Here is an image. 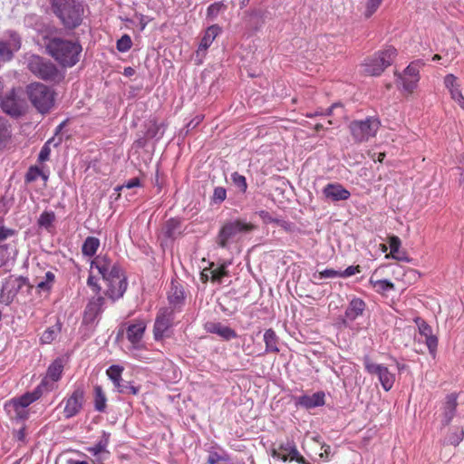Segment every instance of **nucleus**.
I'll list each match as a JSON object with an SVG mask.
<instances>
[{"mask_svg": "<svg viewBox=\"0 0 464 464\" xmlns=\"http://www.w3.org/2000/svg\"><path fill=\"white\" fill-rule=\"evenodd\" d=\"M46 49L63 66L72 67L78 63L82 46L73 41L53 37L46 44Z\"/></svg>", "mask_w": 464, "mask_h": 464, "instance_id": "f257e3e1", "label": "nucleus"}, {"mask_svg": "<svg viewBox=\"0 0 464 464\" xmlns=\"http://www.w3.org/2000/svg\"><path fill=\"white\" fill-rule=\"evenodd\" d=\"M91 269H96L103 279L110 282L112 290H126L128 283L122 269L102 256H96L91 263Z\"/></svg>", "mask_w": 464, "mask_h": 464, "instance_id": "f03ea898", "label": "nucleus"}, {"mask_svg": "<svg viewBox=\"0 0 464 464\" xmlns=\"http://www.w3.org/2000/svg\"><path fill=\"white\" fill-rule=\"evenodd\" d=\"M53 8L63 24L68 28L78 26L83 14V7L75 0H52Z\"/></svg>", "mask_w": 464, "mask_h": 464, "instance_id": "7ed1b4c3", "label": "nucleus"}, {"mask_svg": "<svg viewBox=\"0 0 464 464\" xmlns=\"http://www.w3.org/2000/svg\"><path fill=\"white\" fill-rule=\"evenodd\" d=\"M26 94L33 106L41 113L48 112L54 104L53 91L41 82L26 86Z\"/></svg>", "mask_w": 464, "mask_h": 464, "instance_id": "20e7f679", "label": "nucleus"}, {"mask_svg": "<svg viewBox=\"0 0 464 464\" xmlns=\"http://www.w3.org/2000/svg\"><path fill=\"white\" fill-rule=\"evenodd\" d=\"M397 55V51L393 47H387L380 51L372 57L365 59L362 64V72L370 76L380 75L385 68L390 66Z\"/></svg>", "mask_w": 464, "mask_h": 464, "instance_id": "39448f33", "label": "nucleus"}, {"mask_svg": "<svg viewBox=\"0 0 464 464\" xmlns=\"http://www.w3.org/2000/svg\"><path fill=\"white\" fill-rule=\"evenodd\" d=\"M380 125L381 122L377 118L368 117L361 121H353L349 129L356 142H364L376 135Z\"/></svg>", "mask_w": 464, "mask_h": 464, "instance_id": "423d86ee", "label": "nucleus"}, {"mask_svg": "<svg viewBox=\"0 0 464 464\" xmlns=\"http://www.w3.org/2000/svg\"><path fill=\"white\" fill-rule=\"evenodd\" d=\"M425 65L422 60H416L411 62L401 73L398 74V79L402 87V90L411 94L418 87L420 82V70Z\"/></svg>", "mask_w": 464, "mask_h": 464, "instance_id": "0eeeda50", "label": "nucleus"}, {"mask_svg": "<svg viewBox=\"0 0 464 464\" xmlns=\"http://www.w3.org/2000/svg\"><path fill=\"white\" fill-rule=\"evenodd\" d=\"M254 226L250 223L235 220L225 224L219 231L218 237V244L222 247H227V245L235 240L241 233L251 231Z\"/></svg>", "mask_w": 464, "mask_h": 464, "instance_id": "6e6552de", "label": "nucleus"}, {"mask_svg": "<svg viewBox=\"0 0 464 464\" xmlns=\"http://www.w3.org/2000/svg\"><path fill=\"white\" fill-rule=\"evenodd\" d=\"M27 67L32 73L45 81H53L58 75L55 65L38 55H31L28 58Z\"/></svg>", "mask_w": 464, "mask_h": 464, "instance_id": "1a4fd4ad", "label": "nucleus"}, {"mask_svg": "<svg viewBox=\"0 0 464 464\" xmlns=\"http://www.w3.org/2000/svg\"><path fill=\"white\" fill-rule=\"evenodd\" d=\"M3 111L13 116L18 117L24 114L27 109L26 101L23 98V92L20 91H12L1 102Z\"/></svg>", "mask_w": 464, "mask_h": 464, "instance_id": "9d476101", "label": "nucleus"}, {"mask_svg": "<svg viewBox=\"0 0 464 464\" xmlns=\"http://www.w3.org/2000/svg\"><path fill=\"white\" fill-rule=\"evenodd\" d=\"M174 318L173 309L161 307L159 310L153 326L156 341H160L168 335V331L173 326Z\"/></svg>", "mask_w": 464, "mask_h": 464, "instance_id": "9b49d317", "label": "nucleus"}, {"mask_svg": "<svg viewBox=\"0 0 464 464\" xmlns=\"http://www.w3.org/2000/svg\"><path fill=\"white\" fill-rule=\"evenodd\" d=\"M85 401V391L82 385L77 386L72 394L63 400L65 405L63 416L65 419H71L78 415L83 408Z\"/></svg>", "mask_w": 464, "mask_h": 464, "instance_id": "f8f14e48", "label": "nucleus"}, {"mask_svg": "<svg viewBox=\"0 0 464 464\" xmlns=\"http://www.w3.org/2000/svg\"><path fill=\"white\" fill-rule=\"evenodd\" d=\"M105 304V298L101 295H95L88 302L82 317V324L91 325L94 328L101 317Z\"/></svg>", "mask_w": 464, "mask_h": 464, "instance_id": "ddd939ff", "label": "nucleus"}, {"mask_svg": "<svg viewBox=\"0 0 464 464\" xmlns=\"http://www.w3.org/2000/svg\"><path fill=\"white\" fill-rule=\"evenodd\" d=\"M365 370L370 374H376L384 391H390L395 382V376L389 369L382 364H376L370 361L369 357L364 358Z\"/></svg>", "mask_w": 464, "mask_h": 464, "instance_id": "4468645a", "label": "nucleus"}, {"mask_svg": "<svg viewBox=\"0 0 464 464\" xmlns=\"http://www.w3.org/2000/svg\"><path fill=\"white\" fill-rule=\"evenodd\" d=\"M21 47L20 37L9 32L0 37V61L6 62L12 59L14 53Z\"/></svg>", "mask_w": 464, "mask_h": 464, "instance_id": "2eb2a0df", "label": "nucleus"}, {"mask_svg": "<svg viewBox=\"0 0 464 464\" xmlns=\"http://www.w3.org/2000/svg\"><path fill=\"white\" fill-rule=\"evenodd\" d=\"M414 323L418 327L419 334L425 338V344L428 347L432 358L436 357L438 348V338L432 333L431 326L421 317L414 318Z\"/></svg>", "mask_w": 464, "mask_h": 464, "instance_id": "dca6fc26", "label": "nucleus"}, {"mask_svg": "<svg viewBox=\"0 0 464 464\" xmlns=\"http://www.w3.org/2000/svg\"><path fill=\"white\" fill-rule=\"evenodd\" d=\"M366 304L360 298H353L347 306L342 324L344 327L353 328V322L361 315H362L365 310Z\"/></svg>", "mask_w": 464, "mask_h": 464, "instance_id": "f3484780", "label": "nucleus"}, {"mask_svg": "<svg viewBox=\"0 0 464 464\" xmlns=\"http://www.w3.org/2000/svg\"><path fill=\"white\" fill-rule=\"evenodd\" d=\"M444 85L446 89L449 91L451 99L462 109L464 110V96L461 92L460 82L458 78L452 74L449 73L444 77Z\"/></svg>", "mask_w": 464, "mask_h": 464, "instance_id": "a211bd4d", "label": "nucleus"}, {"mask_svg": "<svg viewBox=\"0 0 464 464\" xmlns=\"http://www.w3.org/2000/svg\"><path fill=\"white\" fill-rule=\"evenodd\" d=\"M296 407L311 410L324 405L325 393L323 391L314 392L312 395H301L295 399Z\"/></svg>", "mask_w": 464, "mask_h": 464, "instance_id": "6ab92c4d", "label": "nucleus"}, {"mask_svg": "<svg viewBox=\"0 0 464 464\" xmlns=\"http://www.w3.org/2000/svg\"><path fill=\"white\" fill-rule=\"evenodd\" d=\"M201 278L205 281L211 280L213 283L224 284L228 279L226 265L214 266L205 268L201 273Z\"/></svg>", "mask_w": 464, "mask_h": 464, "instance_id": "aec40b11", "label": "nucleus"}, {"mask_svg": "<svg viewBox=\"0 0 464 464\" xmlns=\"http://www.w3.org/2000/svg\"><path fill=\"white\" fill-rule=\"evenodd\" d=\"M401 239L392 236L389 238L390 253L386 254L385 258H392L397 261L411 263V258L407 255L406 251L401 248Z\"/></svg>", "mask_w": 464, "mask_h": 464, "instance_id": "412c9836", "label": "nucleus"}, {"mask_svg": "<svg viewBox=\"0 0 464 464\" xmlns=\"http://www.w3.org/2000/svg\"><path fill=\"white\" fill-rule=\"evenodd\" d=\"M4 409L11 420L25 421L29 418V411L11 400L5 401Z\"/></svg>", "mask_w": 464, "mask_h": 464, "instance_id": "4be33fe9", "label": "nucleus"}, {"mask_svg": "<svg viewBox=\"0 0 464 464\" xmlns=\"http://www.w3.org/2000/svg\"><path fill=\"white\" fill-rule=\"evenodd\" d=\"M323 193L326 198L332 201L346 200L351 196V193L338 183L326 185L324 188Z\"/></svg>", "mask_w": 464, "mask_h": 464, "instance_id": "5701e85b", "label": "nucleus"}, {"mask_svg": "<svg viewBox=\"0 0 464 464\" xmlns=\"http://www.w3.org/2000/svg\"><path fill=\"white\" fill-rule=\"evenodd\" d=\"M445 400L441 422L443 426H448L456 415L458 395L454 392L450 393L446 396Z\"/></svg>", "mask_w": 464, "mask_h": 464, "instance_id": "b1692460", "label": "nucleus"}, {"mask_svg": "<svg viewBox=\"0 0 464 464\" xmlns=\"http://www.w3.org/2000/svg\"><path fill=\"white\" fill-rule=\"evenodd\" d=\"M218 25L213 24L207 28L197 50V57L203 56L216 37L220 34Z\"/></svg>", "mask_w": 464, "mask_h": 464, "instance_id": "393cba45", "label": "nucleus"}, {"mask_svg": "<svg viewBox=\"0 0 464 464\" xmlns=\"http://www.w3.org/2000/svg\"><path fill=\"white\" fill-rule=\"evenodd\" d=\"M205 329L208 333L216 334L227 341L234 339L237 336L235 330L228 326L223 325L221 323L208 322L205 324Z\"/></svg>", "mask_w": 464, "mask_h": 464, "instance_id": "a878e982", "label": "nucleus"}, {"mask_svg": "<svg viewBox=\"0 0 464 464\" xmlns=\"http://www.w3.org/2000/svg\"><path fill=\"white\" fill-rule=\"evenodd\" d=\"M111 440V433L102 430L100 440L91 447H88L86 450L92 456L106 455L109 457L110 451L107 450Z\"/></svg>", "mask_w": 464, "mask_h": 464, "instance_id": "bb28decb", "label": "nucleus"}, {"mask_svg": "<svg viewBox=\"0 0 464 464\" xmlns=\"http://www.w3.org/2000/svg\"><path fill=\"white\" fill-rule=\"evenodd\" d=\"M93 407L98 412H105L107 409V397L101 385L93 387Z\"/></svg>", "mask_w": 464, "mask_h": 464, "instance_id": "cd10ccee", "label": "nucleus"}, {"mask_svg": "<svg viewBox=\"0 0 464 464\" xmlns=\"http://www.w3.org/2000/svg\"><path fill=\"white\" fill-rule=\"evenodd\" d=\"M145 328V324L142 322L129 325L126 332L128 340L132 344L138 343L143 337Z\"/></svg>", "mask_w": 464, "mask_h": 464, "instance_id": "c85d7f7f", "label": "nucleus"}, {"mask_svg": "<svg viewBox=\"0 0 464 464\" xmlns=\"http://www.w3.org/2000/svg\"><path fill=\"white\" fill-rule=\"evenodd\" d=\"M264 342L266 344V353H279L278 336L273 329H267L264 334Z\"/></svg>", "mask_w": 464, "mask_h": 464, "instance_id": "c756f323", "label": "nucleus"}, {"mask_svg": "<svg viewBox=\"0 0 464 464\" xmlns=\"http://www.w3.org/2000/svg\"><path fill=\"white\" fill-rule=\"evenodd\" d=\"M100 239L95 237H88L84 240L82 246V253L83 256L92 257L93 256L100 247Z\"/></svg>", "mask_w": 464, "mask_h": 464, "instance_id": "7c9ffc66", "label": "nucleus"}, {"mask_svg": "<svg viewBox=\"0 0 464 464\" xmlns=\"http://www.w3.org/2000/svg\"><path fill=\"white\" fill-rule=\"evenodd\" d=\"M63 370V361L62 359L57 358L49 365L46 372V377L53 382H57L62 377Z\"/></svg>", "mask_w": 464, "mask_h": 464, "instance_id": "2f4dec72", "label": "nucleus"}, {"mask_svg": "<svg viewBox=\"0 0 464 464\" xmlns=\"http://www.w3.org/2000/svg\"><path fill=\"white\" fill-rule=\"evenodd\" d=\"M62 323L60 320H57L56 324L53 326L48 327L41 335L40 341L42 343L49 344L55 340L58 334L62 330Z\"/></svg>", "mask_w": 464, "mask_h": 464, "instance_id": "473e14b6", "label": "nucleus"}, {"mask_svg": "<svg viewBox=\"0 0 464 464\" xmlns=\"http://www.w3.org/2000/svg\"><path fill=\"white\" fill-rule=\"evenodd\" d=\"M169 306L168 308L173 309V313L181 311L185 304L184 292H173L168 295Z\"/></svg>", "mask_w": 464, "mask_h": 464, "instance_id": "72a5a7b5", "label": "nucleus"}, {"mask_svg": "<svg viewBox=\"0 0 464 464\" xmlns=\"http://www.w3.org/2000/svg\"><path fill=\"white\" fill-rule=\"evenodd\" d=\"M39 397L40 393L35 391L33 392H26L20 397L13 398L11 399V401H15V403H17L18 405L27 409V407L35 401H37Z\"/></svg>", "mask_w": 464, "mask_h": 464, "instance_id": "f704fd0d", "label": "nucleus"}, {"mask_svg": "<svg viewBox=\"0 0 464 464\" xmlns=\"http://www.w3.org/2000/svg\"><path fill=\"white\" fill-rule=\"evenodd\" d=\"M383 0H363L362 13L365 18H370L380 7Z\"/></svg>", "mask_w": 464, "mask_h": 464, "instance_id": "c9c22d12", "label": "nucleus"}, {"mask_svg": "<svg viewBox=\"0 0 464 464\" xmlns=\"http://www.w3.org/2000/svg\"><path fill=\"white\" fill-rule=\"evenodd\" d=\"M124 368L118 364L111 365L107 371L106 374L109 379L113 382L114 386L118 385L119 382H122L121 374Z\"/></svg>", "mask_w": 464, "mask_h": 464, "instance_id": "e433bc0d", "label": "nucleus"}, {"mask_svg": "<svg viewBox=\"0 0 464 464\" xmlns=\"http://www.w3.org/2000/svg\"><path fill=\"white\" fill-rule=\"evenodd\" d=\"M229 460L230 457L224 450H221L220 453L214 450H208V464H218L220 461L228 462Z\"/></svg>", "mask_w": 464, "mask_h": 464, "instance_id": "4c0bfd02", "label": "nucleus"}, {"mask_svg": "<svg viewBox=\"0 0 464 464\" xmlns=\"http://www.w3.org/2000/svg\"><path fill=\"white\" fill-rule=\"evenodd\" d=\"M463 439L464 430L462 428H455L448 434L445 442L450 445L458 446Z\"/></svg>", "mask_w": 464, "mask_h": 464, "instance_id": "58836bf2", "label": "nucleus"}, {"mask_svg": "<svg viewBox=\"0 0 464 464\" xmlns=\"http://www.w3.org/2000/svg\"><path fill=\"white\" fill-rule=\"evenodd\" d=\"M272 456L278 459H281L284 462L286 461H295V459L300 456V453L296 448V446H292L291 452L288 454H284L279 452L278 450H273Z\"/></svg>", "mask_w": 464, "mask_h": 464, "instance_id": "ea45409f", "label": "nucleus"}, {"mask_svg": "<svg viewBox=\"0 0 464 464\" xmlns=\"http://www.w3.org/2000/svg\"><path fill=\"white\" fill-rule=\"evenodd\" d=\"M118 392L123 394H132L137 395L140 392V386H135L131 382H125L122 380V382H119L118 385H115Z\"/></svg>", "mask_w": 464, "mask_h": 464, "instance_id": "a19ab883", "label": "nucleus"}, {"mask_svg": "<svg viewBox=\"0 0 464 464\" xmlns=\"http://www.w3.org/2000/svg\"><path fill=\"white\" fill-rule=\"evenodd\" d=\"M55 219V215L52 211H44L43 212L38 219V224L40 227H44L45 228H49Z\"/></svg>", "mask_w": 464, "mask_h": 464, "instance_id": "79ce46f5", "label": "nucleus"}, {"mask_svg": "<svg viewBox=\"0 0 464 464\" xmlns=\"http://www.w3.org/2000/svg\"><path fill=\"white\" fill-rule=\"evenodd\" d=\"M226 9V5L223 2H216L210 5L207 10V15L210 19H215L219 14V13Z\"/></svg>", "mask_w": 464, "mask_h": 464, "instance_id": "37998d69", "label": "nucleus"}, {"mask_svg": "<svg viewBox=\"0 0 464 464\" xmlns=\"http://www.w3.org/2000/svg\"><path fill=\"white\" fill-rule=\"evenodd\" d=\"M132 46L131 38L128 34L122 35L117 41V49L121 53L128 52Z\"/></svg>", "mask_w": 464, "mask_h": 464, "instance_id": "c03bdc74", "label": "nucleus"}, {"mask_svg": "<svg viewBox=\"0 0 464 464\" xmlns=\"http://www.w3.org/2000/svg\"><path fill=\"white\" fill-rule=\"evenodd\" d=\"M231 178L234 185L239 189V191L246 192L247 188L246 178L237 172L233 173Z\"/></svg>", "mask_w": 464, "mask_h": 464, "instance_id": "a18cd8bd", "label": "nucleus"}, {"mask_svg": "<svg viewBox=\"0 0 464 464\" xmlns=\"http://www.w3.org/2000/svg\"><path fill=\"white\" fill-rule=\"evenodd\" d=\"M54 281L53 273L48 271L45 273L44 279L37 280L36 286L38 288H50L52 286V283Z\"/></svg>", "mask_w": 464, "mask_h": 464, "instance_id": "49530a36", "label": "nucleus"}, {"mask_svg": "<svg viewBox=\"0 0 464 464\" xmlns=\"http://www.w3.org/2000/svg\"><path fill=\"white\" fill-rule=\"evenodd\" d=\"M227 197V191L222 187H218L214 189L213 193V200L216 203H221L226 199Z\"/></svg>", "mask_w": 464, "mask_h": 464, "instance_id": "de8ad7c7", "label": "nucleus"}, {"mask_svg": "<svg viewBox=\"0 0 464 464\" xmlns=\"http://www.w3.org/2000/svg\"><path fill=\"white\" fill-rule=\"evenodd\" d=\"M13 437L17 441H20L23 444H25L26 443V426L24 425L19 430H14Z\"/></svg>", "mask_w": 464, "mask_h": 464, "instance_id": "09e8293b", "label": "nucleus"}, {"mask_svg": "<svg viewBox=\"0 0 464 464\" xmlns=\"http://www.w3.org/2000/svg\"><path fill=\"white\" fill-rule=\"evenodd\" d=\"M341 277L346 278L361 273L360 266H351L344 270H340Z\"/></svg>", "mask_w": 464, "mask_h": 464, "instance_id": "8fccbe9b", "label": "nucleus"}, {"mask_svg": "<svg viewBox=\"0 0 464 464\" xmlns=\"http://www.w3.org/2000/svg\"><path fill=\"white\" fill-rule=\"evenodd\" d=\"M49 143H50V140L47 141L44 147L41 149V151L39 153V156H38V160L39 161L41 162H44L45 160H49V157H50V153H51V150H50V147H49Z\"/></svg>", "mask_w": 464, "mask_h": 464, "instance_id": "3c124183", "label": "nucleus"}, {"mask_svg": "<svg viewBox=\"0 0 464 464\" xmlns=\"http://www.w3.org/2000/svg\"><path fill=\"white\" fill-rule=\"evenodd\" d=\"M322 277L333 278V277H341L340 270L334 269H325L320 273Z\"/></svg>", "mask_w": 464, "mask_h": 464, "instance_id": "603ef678", "label": "nucleus"}, {"mask_svg": "<svg viewBox=\"0 0 464 464\" xmlns=\"http://www.w3.org/2000/svg\"><path fill=\"white\" fill-rule=\"evenodd\" d=\"M292 446H295V442L294 441H287L285 444H281L278 447V449H276V450H278L279 452L284 453V454H288V453L291 452Z\"/></svg>", "mask_w": 464, "mask_h": 464, "instance_id": "864d4df0", "label": "nucleus"}, {"mask_svg": "<svg viewBox=\"0 0 464 464\" xmlns=\"http://www.w3.org/2000/svg\"><path fill=\"white\" fill-rule=\"evenodd\" d=\"M12 292H0V303H5V304H9L13 298L14 295H11Z\"/></svg>", "mask_w": 464, "mask_h": 464, "instance_id": "5fc2aeb1", "label": "nucleus"}, {"mask_svg": "<svg viewBox=\"0 0 464 464\" xmlns=\"http://www.w3.org/2000/svg\"><path fill=\"white\" fill-rule=\"evenodd\" d=\"M140 186V180L137 178L130 179L128 182H126L124 185H122L120 188H132L135 187Z\"/></svg>", "mask_w": 464, "mask_h": 464, "instance_id": "6e6d98bb", "label": "nucleus"}, {"mask_svg": "<svg viewBox=\"0 0 464 464\" xmlns=\"http://www.w3.org/2000/svg\"><path fill=\"white\" fill-rule=\"evenodd\" d=\"M13 235V231L11 229L5 228L4 227H0V240L6 239L8 237Z\"/></svg>", "mask_w": 464, "mask_h": 464, "instance_id": "4d7b16f0", "label": "nucleus"}, {"mask_svg": "<svg viewBox=\"0 0 464 464\" xmlns=\"http://www.w3.org/2000/svg\"><path fill=\"white\" fill-rule=\"evenodd\" d=\"M37 174H40L39 169L31 168L29 172L26 175L27 181H33L35 179Z\"/></svg>", "mask_w": 464, "mask_h": 464, "instance_id": "13d9d810", "label": "nucleus"}, {"mask_svg": "<svg viewBox=\"0 0 464 464\" xmlns=\"http://www.w3.org/2000/svg\"><path fill=\"white\" fill-rule=\"evenodd\" d=\"M160 128H161V126L153 124V126L150 127L147 131L148 136L155 137L157 135L158 131L160 130Z\"/></svg>", "mask_w": 464, "mask_h": 464, "instance_id": "bf43d9fd", "label": "nucleus"}, {"mask_svg": "<svg viewBox=\"0 0 464 464\" xmlns=\"http://www.w3.org/2000/svg\"><path fill=\"white\" fill-rule=\"evenodd\" d=\"M335 105H333L332 107L328 108L325 111H316L314 113L307 114V117H313L314 115H330L332 113V111Z\"/></svg>", "mask_w": 464, "mask_h": 464, "instance_id": "052dcab7", "label": "nucleus"}, {"mask_svg": "<svg viewBox=\"0 0 464 464\" xmlns=\"http://www.w3.org/2000/svg\"><path fill=\"white\" fill-rule=\"evenodd\" d=\"M95 459L93 460L94 464H104L103 461L108 458L106 455H98L94 456Z\"/></svg>", "mask_w": 464, "mask_h": 464, "instance_id": "680f3d73", "label": "nucleus"}, {"mask_svg": "<svg viewBox=\"0 0 464 464\" xmlns=\"http://www.w3.org/2000/svg\"><path fill=\"white\" fill-rule=\"evenodd\" d=\"M202 121V118L198 116L196 119H194L193 121H191L188 124V128H195L200 121Z\"/></svg>", "mask_w": 464, "mask_h": 464, "instance_id": "e2e57ef3", "label": "nucleus"}, {"mask_svg": "<svg viewBox=\"0 0 464 464\" xmlns=\"http://www.w3.org/2000/svg\"><path fill=\"white\" fill-rule=\"evenodd\" d=\"M379 285H380V287L383 288V289H387V288H392L393 285L392 283H390L389 281L387 280H383V281H380L379 282Z\"/></svg>", "mask_w": 464, "mask_h": 464, "instance_id": "0e129e2a", "label": "nucleus"}, {"mask_svg": "<svg viewBox=\"0 0 464 464\" xmlns=\"http://www.w3.org/2000/svg\"><path fill=\"white\" fill-rule=\"evenodd\" d=\"M67 464H89V463L85 460H77V459H69L67 460Z\"/></svg>", "mask_w": 464, "mask_h": 464, "instance_id": "69168bd1", "label": "nucleus"}, {"mask_svg": "<svg viewBox=\"0 0 464 464\" xmlns=\"http://www.w3.org/2000/svg\"><path fill=\"white\" fill-rule=\"evenodd\" d=\"M295 462L299 464H311L309 461H307L301 454L300 456L295 459Z\"/></svg>", "mask_w": 464, "mask_h": 464, "instance_id": "338daca9", "label": "nucleus"}, {"mask_svg": "<svg viewBox=\"0 0 464 464\" xmlns=\"http://www.w3.org/2000/svg\"><path fill=\"white\" fill-rule=\"evenodd\" d=\"M396 366L400 372L404 371L407 368V365L404 363H400L396 362Z\"/></svg>", "mask_w": 464, "mask_h": 464, "instance_id": "774afa93", "label": "nucleus"}]
</instances>
